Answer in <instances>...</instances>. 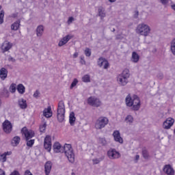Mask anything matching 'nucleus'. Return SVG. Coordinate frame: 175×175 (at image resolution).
<instances>
[{"label": "nucleus", "instance_id": "obj_1", "mask_svg": "<svg viewBox=\"0 0 175 175\" xmlns=\"http://www.w3.org/2000/svg\"><path fill=\"white\" fill-rule=\"evenodd\" d=\"M23 136H25V139L27 140V146L32 147L35 144V140L30 139L35 136V132L33 131L27 129V127H23L21 130Z\"/></svg>", "mask_w": 175, "mask_h": 175}, {"label": "nucleus", "instance_id": "obj_2", "mask_svg": "<svg viewBox=\"0 0 175 175\" xmlns=\"http://www.w3.org/2000/svg\"><path fill=\"white\" fill-rule=\"evenodd\" d=\"M131 76V73H129V69L126 68L124 69L122 72L118 75L117 77V81L120 85H126L128 84V79Z\"/></svg>", "mask_w": 175, "mask_h": 175}, {"label": "nucleus", "instance_id": "obj_3", "mask_svg": "<svg viewBox=\"0 0 175 175\" xmlns=\"http://www.w3.org/2000/svg\"><path fill=\"white\" fill-rule=\"evenodd\" d=\"M65 155L70 163H75V152L72 145L66 144L64 146Z\"/></svg>", "mask_w": 175, "mask_h": 175}, {"label": "nucleus", "instance_id": "obj_4", "mask_svg": "<svg viewBox=\"0 0 175 175\" xmlns=\"http://www.w3.org/2000/svg\"><path fill=\"white\" fill-rule=\"evenodd\" d=\"M136 32L142 36H148L150 32H151V27L147 24L141 23L137 25Z\"/></svg>", "mask_w": 175, "mask_h": 175}, {"label": "nucleus", "instance_id": "obj_5", "mask_svg": "<svg viewBox=\"0 0 175 175\" xmlns=\"http://www.w3.org/2000/svg\"><path fill=\"white\" fill-rule=\"evenodd\" d=\"M57 117L59 122H63L65 120V103L59 101L57 107Z\"/></svg>", "mask_w": 175, "mask_h": 175}, {"label": "nucleus", "instance_id": "obj_6", "mask_svg": "<svg viewBox=\"0 0 175 175\" xmlns=\"http://www.w3.org/2000/svg\"><path fill=\"white\" fill-rule=\"evenodd\" d=\"M109 124V119L107 117H100L95 122L94 127L96 129H103Z\"/></svg>", "mask_w": 175, "mask_h": 175}, {"label": "nucleus", "instance_id": "obj_7", "mask_svg": "<svg viewBox=\"0 0 175 175\" xmlns=\"http://www.w3.org/2000/svg\"><path fill=\"white\" fill-rule=\"evenodd\" d=\"M88 105H90V106H93L94 107H99V106L102 105V102H100V100L95 96H91L88 98Z\"/></svg>", "mask_w": 175, "mask_h": 175}, {"label": "nucleus", "instance_id": "obj_8", "mask_svg": "<svg viewBox=\"0 0 175 175\" xmlns=\"http://www.w3.org/2000/svg\"><path fill=\"white\" fill-rule=\"evenodd\" d=\"M140 106H142V103L140 102V98L137 95H134V100L132 103V109L135 111L139 110Z\"/></svg>", "mask_w": 175, "mask_h": 175}, {"label": "nucleus", "instance_id": "obj_9", "mask_svg": "<svg viewBox=\"0 0 175 175\" xmlns=\"http://www.w3.org/2000/svg\"><path fill=\"white\" fill-rule=\"evenodd\" d=\"M51 136L46 135L44 139V148H45L48 152H50V151H51Z\"/></svg>", "mask_w": 175, "mask_h": 175}, {"label": "nucleus", "instance_id": "obj_10", "mask_svg": "<svg viewBox=\"0 0 175 175\" xmlns=\"http://www.w3.org/2000/svg\"><path fill=\"white\" fill-rule=\"evenodd\" d=\"M13 129V125L12 122L9 120H5L3 122V130L4 131L5 133H10Z\"/></svg>", "mask_w": 175, "mask_h": 175}, {"label": "nucleus", "instance_id": "obj_11", "mask_svg": "<svg viewBox=\"0 0 175 175\" xmlns=\"http://www.w3.org/2000/svg\"><path fill=\"white\" fill-rule=\"evenodd\" d=\"M174 125V119L173 118H167L163 123L164 129H170Z\"/></svg>", "mask_w": 175, "mask_h": 175}, {"label": "nucleus", "instance_id": "obj_12", "mask_svg": "<svg viewBox=\"0 0 175 175\" xmlns=\"http://www.w3.org/2000/svg\"><path fill=\"white\" fill-rule=\"evenodd\" d=\"M107 155L110 159H118L121 154L120 152H117L116 149H111L107 152Z\"/></svg>", "mask_w": 175, "mask_h": 175}, {"label": "nucleus", "instance_id": "obj_13", "mask_svg": "<svg viewBox=\"0 0 175 175\" xmlns=\"http://www.w3.org/2000/svg\"><path fill=\"white\" fill-rule=\"evenodd\" d=\"M97 64L100 68H103V69H108L109 66V62L103 57H100L97 62Z\"/></svg>", "mask_w": 175, "mask_h": 175}, {"label": "nucleus", "instance_id": "obj_14", "mask_svg": "<svg viewBox=\"0 0 175 175\" xmlns=\"http://www.w3.org/2000/svg\"><path fill=\"white\" fill-rule=\"evenodd\" d=\"M113 137L114 138L115 142L122 144L124 143V139L121 137V133H120L119 131H114L113 133Z\"/></svg>", "mask_w": 175, "mask_h": 175}, {"label": "nucleus", "instance_id": "obj_15", "mask_svg": "<svg viewBox=\"0 0 175 175\" xmlns=\"http://www.w3.org/2000/svg\"><path fill=\"white\" fill-rule=\"evenodd\" d=\"M12 47H13L12 42L5 41L1 45V50L3 53H6V51H9Z\"/></svg>", "mask_w": 175, "mask_h": 175}, {"label": "nucleus", "instance_id": "obj_16", "mask_svg": "<svg viewBox=\"0 0 175 175\" xmlns=\"http://www.w3.org/2000/svg\"><path fill=\"white\" fill-rule=\"evenodd\" d=\"M72 39V36L67 35L63 38L60 39L58 43L59 47H62V46H65L66 43H68Z\"/></svg>", "mask_w": 175, "mask_h": 175}, {"label": "nucleus", "instance_id": "obj_17", "mask_svg": "<svg viewBox=\"0 0 175 175\" xmlns=\"http://www.w3.org/2000/svg\"><path fill=\"white\" fill-rule=\"evenodd\" d=\"M42 114L46 118H51V117H53V111H51V107L49 106L47 108H45L42 111Z\"/></svg>", "mask_w": 175, "mask_h": 175}, {"label": "nucleus", "instance_id": "obj_18", "mask_svg": "<svg viewBox=\"0 0 175 175\" xmlns=\"http://www.w3.org/2000/svg\"><path fill=\"white\" fill-rule=\"evenodd\" d=\"M163 172L167 175H174V170L170 165H165L163 167Z\"/></svg>", "mask_w": 175, "mask_h": 175}, {"label": "nucleus", "instance_id": "obj_19", "mask_svg": "<svg viewBox=\"0 0 175 175\" xmlns=\"http://www.w3.org/2000/svg\"><path fill=\"white\" fill-rule=\"evenodd\" d=\"M133 100H135V96L131 97L130 94L127 95L125 98L126 105L128 107H132V103H133Z\"/></svg>", "mask_w": 175, "mask_h": 175}, {"label": "nucleus", "instance_id": "obj_20", "mask_svg": "<svg viewBox=\"0 0 175 175\" xmlns=\"http://www.w3.org/2000/svg\"><path fill=\"white\" fill-rule=\"evenodd\" d=\"M51 167H53V163H51V161H47L44 165V172L46 175L50 174Z\"/></svg>", "mask_w": 175, "mask_h": 175}, {"label": "nucleus", "instance_id": "obj_21", "mask_svg": "<svg viewBox=\"0 0 175 175\" xmlns=\"http://www.w3.org/2000/svg\"><path fill=\"white\" fill-rule=\"evenodd\" d=\"M12 154V151H8V152H5L3 154H0V161L3 162V163H4V162H6L8 158H6V157H9Z\"/></svg>", "mask_w": 175, "mask_h": 175}, {"label": "nucleus", "instance_id": "obj_22", "mask_svg": "<svg viewBox=\"0 0 175 175\" xmlns=\"http://www.w3.org/2000/svg\"><path fill=\"white\" fill-rule=\"evenodd\" d=\"M139 59L140 55H139L136 52H133L131 55V62H133V64H137Z\"/></svg>", "mask_w": 175, "mask_h": 175}, {"label": "nucleus", "instance_id": "obj_23", "mask_svg": "<svg viewBox=\"0 0 175 175\" xmlns=\"http://www.w3.org/2000/svg\"><path fill=\"white\" fill-rule=\"evenodd\" d=\"M8 78V70L5 68L0 69V79L5 80Z\"/></svg>", "mask_w": 175, "mask_h": 175}, {"label": "nucleus", "instance_id": "obj_24", "mask_svg": "<svg viewBox=\"0 0 175 175\" xmlns=\"http://www.w3.org/2000/svg\"><path fill=\"white\" fill-rule=\"evenodd\" d=\"M16 90H17L18 94H20L21 95H23V94H25V86H24V85H23V83H19L16 86Z\"/></svg>", "mask_w": 175, "mask_h": 175}, {"label": "nucleus", "instance_id": "obj_25", "mask_svg": "<svg viewBox=\"0 0 175 175\" xmlns=\"http://www.w3.org/2000/svg\"><path fill=\"white\" fill-rule=\"evenodd\" d=\"M18 105L21 109H25L28 107V105L27 104V100L24 98H21L18 100Z\"/></svg>", "mask_w": 175, "mask_h": 175}, {"label": "nucleus", "instance_id": "obj_26", "mask_svg": "<svg viewBox=\"0 0 175 175\" xmlns=\"http://www.w3.org/2000/svg\"><path fill=\"white\" fill-rule=\"evenodd\" d=\"M43 32H44V27L43 25H39L36 29V35L38 38L42 37L43 35Z\"/></svg>", "mask_w": 175, "mask_h": 175}, {"label": "nucleus", "instance_id": "obj_27", "mask_svg": "<svg viewBox=\"0 0 175 175\" xmlns=\"http://www.w3.org/2000/svg\"><path fill=\"white\" fill-rule=\"evenodd\" d=\"M133 121L134 119L132 115H127L124 118V122L126 124H127V125H132V124H133Z\"/></svg>", "mask_w": 175, "mask_h": 175}, {"label": "nucleus", "instance_id": "obj_28", "mask_svg": "<svg viewBox=\"0 0 175 175\" xmlns=\"http://www.w3.org/2000/svg\"><path fill=\"white\" fill-rule=\"evenodd\" d=\"M20 137L18 136H16L14 137L12 142H11V144L13 147H16V146H18V144H20Z\"/></svg>", "mask_w": 175, "mask_h": 175}, {"label": "nucleus", "instance_id": "obj_29", "mask_svg": "<svg viewBox=\"0 0 175 175\" xmlns=\"http://www.w3.org/2000/svg\"><path fill=\"white\" fill-rule=\"evenodd\" d=\"M46 128H47V122L44 120L40 125V132H41V133H44V132H46Z\"/></svg>", "mask_w": 175, "mask_h": 175}, {"label": "nucleus", "instance_id": "obj_30", "mask_svg": "<svg viewBox=\"0 0 175 175\" xmlns=\"http://www.w3.org/2000/svg\"><path fill=\"white\" fill-rule=\"evenodd\" d=\"M62 147L61 146V144L59 142H56L53 144V150L55 152H61V150Z\"/></svg>", "mask_w": 175, "mask_h": 175}, {"label": "nucleus", "instance_id": "obj_31", "mask_svg": "<svg viewBox=\"0 0 175 175\" xmlns=\"http://www.w3.org/2000/svg\"><path fill=\"white\" fill-rule=\"evenodd\" d=\"M69 122L70 125H75V122H76V116H75L74 112H71L69 115Z\"/></svg>", "mask_w": 175, "mask_h": 175}, {"label": "nucleus", "instance_id": "obj_32", "mask_svg": "<svg viewBox=\"0 0 175 175\" xmlns=\"http://www.w3.org/2000/svg\"><path fill=\"white\" fill-rule=\"evenodd\" d=\"M19 27H20V21H16L11 25V29H13L14 31H17V29H18Z\"/></svg>", "mask_w": 175, "mask_h": 175}, {"label": "nucleus", "instance_id": "obj_33", "mask_svg": "<svg viewBox=\"0 0 175 175\" xmlns=\"http://www.w3.org/2000/svg\"><path fill=\"white\" fill-rule=\"evenodd\" d=\"M10 92L12 94H14L16 92V90H17V85L16 83H12L10 86Z\"/></svg>", "mask_w": 175, "mask_h": 175}, {"label": "nucleus", "instance_id": "obj_34", "mask_svg": "<svg viewBox=\"0 0 175 175\" xmlns=\"http://www.w3.org/2000/svg\"><path fill=\"white\" fill-rule=\"evenodd\" d=\"M82 81L83 83H90L91 81V77L89 75H85L82 77Z\"/></svg>", "mask_w": 175, "mask_h": 175}, {"label": "nucleus", "instance_id": "obj_35", "mask_svg": "<svg viewBox=\"0 0 175 175\" xmlns=\"http://www.w3.org/2000/svg\"><path fill=\"white\" fill-rule=\"evenodd\" d=\"M171 51L174 55H175V39L172 40L170 46Z\"/></svg>", "mask_w": 175, "mask_h": 175}, {"label": "nucleus", "instance_id": "obj_36", "mask_svg": "<svg viewBox=\"0 0 175 175\" xmlns=\"http://www.w3.org/2000/svg\"><path fill=\"white\" fill-rule=\"evenodd\" d=\"M98 143L102 146H106V144H107V142L106 141V139H105V137L98 138Z\"/></svg>", "mask_w": 175, "mask_h": 175}, {"label": "nucleus", "instance_id": "obj_37", "mask_svg": "<svg viewBox=\"0 0 175 175\" xmlns=\"http://www.w3.org/2000/svg\"><path fill=\"white\" fill-rule=\"evenodd\" d=\"M98 16L101 17V18H104L106 16V14L105 13V10L102 8L98 9Z\"/></svg>", "mask_w": 175, "mask_h": 175}, {"label": "nucleus", "instance_id": "obj_38", "mask_svg": "<svg viewBox=\"0 0 175 175\" xmlns=\"http://www.w3.org/2000/svg\"><path fill=\"white\" fill-rule=\"evenodd\" d=\"M102 161H103V157H100L98 159L96 158L92 159V163L94 165H98V163H99V162H102Z\"/></svg>", "mask_w": 175, "mask_h": 175}, {"label": "nucleus", "instance_id": "obj_39", "mask_svg": "<svg viewBox=\"0 0 175 175\" xmlns=\"http://www.w3.org/2000/svg\"><path fill=\"white\" fill-rule=\"evenodd\" d=\"M3 17H5V12L2 10L0 12V24H3Z\"/></svg>", "mask_w": 175, "mask_h": 175}, {"label": "nucleus", "instance_id": "obj_40", "mask_svg": "<svg viewBox=\"0 0 175 175\" xmlns=\"http://www.w3.org/2000/svg\"><path fill=\"white\" fill-rule=\"evenodd\" d=\"M142 155L145 159H148V152L146 149L142 150Z\"/></svg>", "mask_w": 175, "mask_h": 175}, {"label": "nucleus", "instance_id": "obj_41", "mask_svg": "<svg viewBox=\"0 0 175 175\" xmlns=\"http://www.w3.org/2000/svg\"><path fill=\"white\" fill-rule=\"evenodd\" d=\"M84 53L86 57H91V49L89 48H86L84 51Z\"/></svg>", "mask_w": 175, "mask_h": 175}, {"label": "nucleus", "instance_id": "obj_42", "mask_svg": "<svg viewBox=\"0 0 175 175\" xmlns=\"http://www.w3.org/2000/svg\"><path fill=\"white\" fill-rule=\"evenodd\" d=\"M78 83H79V80H77V79H75L72 83H71L70 89L72 90V88H75V86L77 85Z\"/></svg>", "mask_w": 175, "mask_h": 175}, {"label": "nucleus", "instance_id": "obj_43", "mask_svg": "<svg viewBox=\"0 0 175 175\" xmlns=\"http://www.w3.org/2000/svg\"><path fill=\"white\" fill-rule=\"evenodd\" d=\"M73 21H75V18H73V16H70V17H68V19L67 21V24L68 25H70V24H72V23H73Z\"/></svg>", "mask_w": 175, "mask_h": 175}, {"label": "nucleus", "instance_id": "obj_44", "mask_svg": "<svg viewBox=\"0 0 175 175\" xmlns=\"http://www.w3.org/2000/svg\"><path fill=\"white\" fill-rule=\"evenodd\" d=\"M40 95V92H39V90H36L34 92L33 96V98H36V99H38V98L39 97Z\"/></svg>", "mask_w": 175, "mask_h": 175}, {"label": "nucleus", "instance_id": "obj_45", "mask_svg": "<svg viewBox=\"0 0 175 175\" xmlns=\"http://www.w3.org/2000/svg\"><path fill=\"white\" fill-rule=\"evenodd\" d=\"M10 175H20V172L17 170H14Z\"/></svg>", "mask_w": 175, "mask_h": 175}, {"label": "nucleus", "instance_id": "obj_46", "mask_svg": "<svg viewBox=\"0 0 175 175\" xmlns=\"http://www.w3.org/2000/svg\"><path fill=\"white\" fill-rule=\"evenodd\" d=\"M160 1L163 5H167L169 0H160Z\"/></svg>", "mask_w": 175, "mask_h": 175}, {"label": "nucleus", "instance_id": "obj_47", "mask_svg": "<svg viewBox=\"0 0 175 175\" xmlns=\"http://www.w3.org/2000/svg\"><path fill=\"white\" fill-rule=\"evenodd\" d=\"M77 57H79V53L75 52V53L73 54V58H77Z\"/></svg>", "mask_w": 175, "mask_h": 175}, {"label": "nucleus", "instance_id": "obj_48", "mask_svg": "<svg viewBox=\"0 0 175 175\" xmlns=\"http://www.w3.org/2000/svg\"><path fill=\"white\" fill-rule=\"evenodd\" d=\"M5 171L0 169V175H5Z\"/></svg>", "mask_w": 175, "mask_h": 175}, {"label": "nucleus", "instance_id": "obj_49", "mask_svg": "<svg viewBox=\"0 0 175 175\" xmlns=\"http://www.w3.org/2000/svg\"><path fill=\"white\" fill-rule=\"evenodd\" d=\"M11 17H12L13 18H16V17H17V14H12V15H11Z\"/></svg>", "mask_w": 175, "mask_h": 175}, {"label": "nucleus", "instance_id": "obj_50", "mask_svg": "<svg viewBox=\"0 0 175 175\" xmlns=\"http://www.w3.org/2000/svg\"><path fill=\"white\" fill-rule=\"evenodd\" d=\"M139 159H140V156H139V154H137L135 156V161H139Z\"/></svg>", "mask_w": 175, "mask_h": 175}, {"label": "nucleus", "instance_id": "obj_51", "mask_svg": "<svg viewBox=\"0 0 175 175\" xmlns=\"http://www.w3.org/2000/svg\"><path fill=\"white\" fill-rule=\"evenodd\" d=\"M137 16H139V12L136 11L135 14L134 15V17L136 18H137Z\"/></svg>", "mask_w": 175, "mask_h": 175}, {"label": "nucleus", "instance_id": "obj_52", "mask_svg": "<svg viewBox=\"0 0 175 175\" xmlns=\"http://www.w3.org/2000/svg\"><path fill=\"white\" fill-rule=\"evenodd\" d=\"M171 8L173 10L175 11V4H173L172 5H171Z\"/></svg>", "mask_w": 175, "mask_h": 175}, {"label": "nucleus", "instance_id": "obj_53", "mask_svg": "<svg viewBox=\"0 0 175 175\" xmlns=\"http://www.w3.org/2000/svg\"><path fill=\"white\" fill-rule=\"evenodd\" d=\"M123 36H117L116 39H122Z\"/></svg>", "mask_w": 175, "mask_h": 175}, {"label": "nucleus", "instance_id": "obj_54", "mask_svg": "<svg viewBox=\"0 0 175 175\" xmlns=\"http://www.w3.org/2000/svg\"><path fill=\"white\" fill-rule=\"evenodd\" d=\"M82 61H81V64H83L85 65V60H83V58H81Z\"/></svg>", "mask_w": 175, "mask_h": 175}, {"label": "nucleus", "instance_id": "obj_55", "mask_svg": "<svg viewBox=\"0 0 175 175\" xmlns=\"http://www.w3.org/2000/svg\"><path fill=\"white\" fill-rule=\"evenodd\" d=\"M117 0H109V2L113 3V2H116Z\"/></svg>", "mask_w": 175, "mask_h": 175}, {"label": "nucleus", "instance_id": "obj_56", "mask_svg": "<svg viewBox=\"0 0 175 175\" xmlns=\"http://www.w3.org/2000/svg\"><path fill=\"white\" fill-rule=\"evenodd\" d=\"M2 106V100L0 99V107Z\"/></svg>", "mask_w": 175, "mask_h": 175}, {"label": "nucleus", "instance_id": "obj_57", "mask_svg": "<svg viewBox=\"0 0 175 175\" xmlns=\"http://www.w3.org/2000/svg\"><path fill=\"white\" fill-rule=\"evenodd\" d=\"M72 175H75V173H72Z\"/></svg>", "mask_w": 175, "mask_h": 175}, {"label": "nucleus", "instance_id": "obj_58", "mask_svg": "<svg viewBox=\"0 0 175 175\" xmlns=\"http://www.w3.org/2000/svg\"><path fill=\"white\" fill-rule=\"evenodd\" d=\"M0 9H1V7H0Z\"/></svg>", "mask_w": 175, "mask_h": 175}]
</instances>
